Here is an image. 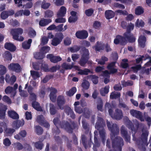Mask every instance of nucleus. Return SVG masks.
Returning a JSON list of instances; mask_svg holds the SVG:
<instances>
[{"label": "nucleus", "instance_id": "f257e3e1", "mask_svg": "<svg viewBox=\"0 0 151 151\" xmlns=\"http://www.w3.org/2000/svg\"><path fill=\"white\" fill-rule=\"evenodd\" d=\"M107 125L109 131H111V138L112 140V145L113 148L115 150H110L109 151H122V147L124 145V141L121 137H115L119 133V128L116 124H112L109 121L107 122Z\"/></svg>", "mask_w": 151, "mask_h": 151}, {"label": "nucleus", "instance_id": "f03ea898", "mask_svg": "<svg viewBox=\"0 0 151 151\" xmlns=\"http://www.w3.org/2000/svg\"><path fill=\"white\" fill-rule=\"evenodd\" d=\"M53 122L57 128L59 127L64 129L67 132L71 134L74 129L78 128V125L77 123L73 121L70 124L68 122L65 121H60L58 117L54 118Z\"/></svg>", "mask_w": 151, "mask_h": 151}, {"label": "nucleus", "instance_id": "7ed1b4c3", "mask_svg": "<svg viewBox=\"0 0 151 151\" xmlns=\"http://www.w3.org/2000/svg\"><path fill=\"white\" fill-rule=\"evenodd\" d=\"M106 126V123L103 119L100 117H97V120L95 125V128L99 131L100 137L102 142H105V132L104 127Z\"/></svg>", "mask_w": 151, "mask_h": 151}, {"label": "nucleus", "instance_id": "20e7f679", "mask_svg": "<svg viewBox=\"0 0 151 151\" xmlns=\"http://www.w3.org/2000/svg\"><path fill=\"white\" fill-rule=\"evenodd\" d=\"M81 50L83 53L79 61V64L82 67L85 66L86 63L91 64L92 61L88 60L90 58L88 50L84 47H82Z\"/></svg>", "mask_w": 151, "mask_h": 151}, {"label": "nucleus", "instance_id": "39448f33", "mask_svg": "<svg viewBox=\"0 0 151 151\" xmlns=\"http://www.w3.org/2000/svg\"><path fill=\"white\" fill-rule=\"evenodd\" d=\"M127 126L132 133H134V134H132L133 140L135 141L137 144L139 145L140 143V140H139L135 137V134L136 132L139 127V124L138 122H136L133 124L130 120L128 119L127 120Z\"/></svg>", "mask_w": 151, "mask_h": 151}, {"label": "nucleus", "instance_id": "423d86ee", "mask_svg": "<svg viewBox=\"0 0 151 151\" xmlns=\"http://www.w3.org/2000/svg\"><path fill=\"white\" fill-rule=\"evenodd\" d=\"M23 29L21 28L12 29L11 30V33L13 36V38L15 40L19 41H22L24 40V38L21 35L23 33Z\"/></svg>", "mask_w": 151, "mask_h": 151}, {"label": "nucleus", "instance_id": "0eeeda50", "mask_svg": "<svg viewBox=\"0 0 151 151\" xmlns=\"http://www.w3.org/2000/svg\"><path fill=\"white\" fill-rule=\"evenodd\" d=\"M64 37V36L62 32H59L56 33L55 37L52 41L51 44L54 46H56L62 42Z\"/></svg>", "mask_w": 151, "mask_h": 151}, {"label": "nucleus", "instance_id": "6e6552de", "mask_svg": "<svg viewBox=\"0 0 151 151\" xmlns=\"http://www.w3.org/2000/svg\"><path fill=\"white\" fill-rule=\"evenodd\" d=\"M8 68L9 70L17 73H19L22 71L20 65L18 63H12L9 65Z\"/></svg>", "mask_w": 151, "mask_h": 151}, {"label": "nucleus", "instance_id": "1a4fd4ad", "mask_svg": "<svg viewBox=\"0 0 151 151\" xmlns=\"http://www.w3.org/2000/svg\"><path fill=\"white\" fill-rule=\"evenodd\" d=\"M81 142L84 147L86 149L88 148H90L91 145L93 144L91 140V138L88 140L84 134L81 136Z\"/></svg>", "mask_w": 151, "mask_h": 151}, {"label": "nucleus", "instance_id": "9d476101", "mask_svg": "<svg viewBox=\"0 0 151 151\" xmlns=\"http://www.w3.org/2000/svg\"><path fill=\"white\" fill-rule=\"evenodd\" d=\"M120 132L122 137L124 138L125 140L127 142H130V135L128 134L127 131L125 127L123 125L120 128Z\"/></svg>", "mask_w": 151, "mask_h": 151}, {"label": "nucleus", "instance_id": "9b49d317", "mask_svg": "<svg viewBox=\"0 0 151 151\" xmlns=\"http://www.w3.org/2000/svg\"><path fill=\"white\" fill-rule=\"evenodd\" d=\"M130 113L132 116L135 117L140 120L141 121L143 122L144 121L142 113L140 111L132 109L130 111Z\"/></svg>", "mask_w": 151, "mask_h": 151}, {"label": "nucleus", "instance_id": "f8f14e48", "mask_svg": "<svg viewBox=\"0 0 151 151\" xmlns=\"http://www.w3.org/2000/svg\"><path fill=\"white\" fill-rule=\"evenodd\" d=\"M57 104L59 108L61 110L64 109L62 107L65 103V100L64 96L62 95L58 96L57 99Z\"/></svg>", "mask_w": 151, "mask_h": 151}, {"label": "nucleus", "instance_id": "ddd939ff", "mask_svg": "<svg viewBox=\"0 0 151 151\" xmlns=\"http://www.w3.org/2000/svg\"><path fill=\"white\" fill-rule=\"evenodd\" d=\"M88 35L87 31L85 30L78 31L76 33V37L81 39H86L88 37Z\"/></svg>", "mask_w": 151, "mask_h": 151}, {"label": "nucleus", "instance_id": "4468645a", "mask_svg": "<svg viewBox=\"0 0 151 151\" xmlns=\"http://www.w3.org/2000/svg\"><path fill=\"white\" fill-rule=\"evenodd\" d=\"M116 63V61L111 62L109 63L107 66V69L109 70L110 73L111 74H114L117 72V69L114 68Z\"/></svg>", "mask_w": 151, "mask_h": 151}, {"label": "nucleus", "instance_id": "2eb2a0df", "mask_svg": "<svg viewBox=\"0 0 151 151\" xmlns=\"http://www.w3.org/2000/svg\"><path fill=\"white\" fill-rule=\"evenodd\" d=\"M123 36L126 38L127 41L129 42L132 43L135 41V37L132 33H124Z\"/></svg>", "mask_w": 151, "mask_h": 151}, {"label": "nucleus", "instance_id": "dca6fc26", "mask_svg": "<svg viewBox=\"0 0 151 151\" xmlns=\"http://www.w3.org/2000/svg\"><path fill=\"white\" fill-rule=\"evenodd\" d=\"M24 124L23 119L21 120L14 121L12 124V127L16 129H18L20 127L23 126Z\"/></svg>", "mask_w": 151, "mask_h": 151}, {"label": "nucleus", "instance_id": "f3484780", "mask_svg": "<svg viewBox=\"0 0 151 151\" xmlns=\"http://www.w3.org/2000/svg\"><path fill=\"white\" fill-rule=\"evenodd\" d=\"M47 57L50 59L51 62L55 63L62 60V58L60 56H55L52 54H49L47 55Z\"/></svg>", "mask_w": 151, "mask_h": 151}, {"label": "nucleus", "instance_id": "a211bd4d", "mask_svg": "<svg viewBox=\"0 0 151 151\" xmlns=\"http://www.w3.org/2000/svg\"><path fill=\"white\" fill-rule=\"evenodd\" d=\"M123 113L121 110L117 109L112 116V118L116 120H120L123 117Z\"/></svg>", "mask_w": 151, "mask_h": 151}, {"label": "nucleus", "instance_id": "6ab92c4d", "mask_svg": "<svg viewBox=\"0 0 151 151\" xmlns=\"http://www.w3.org/2000/svg\"><path fill=\"white\" fill-rule=\"evenodd\" d=\"M57 92V90L55 88L53 87L51 88L50 98V100L53 102L56 101V94Z\"/></svg>", "mask_w": 151, "mask_h": 151}, {"label": "nucleus", "instance_id": "aec40b11", "mask_svg": "<svg viewBox=\"0 0 151 151\" xmlns=\"http://www.w3.org/2000/svg\"><path fill=\"white\" fill-rule=\"evenodd\" d=\"M4 47L6 49L12 52H14L16 49L14 45L11 42H6L4 44Z\"/></svg>", "mask_w": 151, "mask_h": 151}, {"label": "nucleus", "instance_id": "412c9836", "mask_svg": "<svg viewBox=\"0 0 151 151\" xmlns=\"http://www.w3.org/2000/svg\"><path fill=\"white\" fill-rule=\"evenodd\" d=\"M8 115L9 117L14 120H17L19 118V114L14 110L8 111Z\"/></svg>", "mask_w": 151, "mask_h": 151}, {"label": "nucleus", "instance_id": "4be33fe9", "mask_svg": "<svg viewBox=\"0 0 151 151\" xmlns=\"http://www.w3.org/2000/svg\"><path fill=\"white\" fill-rule=\"evenodd\" d=\"M52 22V20L50 19L42 18L39 22V25L41 27H45Z\"/></svg>", "mask_w": 151, "mask_h": 151}, {"label": "nucleus", "instance_id": "5701e85b", "mask_svg": "<svg viewBox=\"0 0 151 151\" xmlns=\"http://www.w3.org/2000/svg\"><path fill=\"white\" fill-rule=\"evenodd\" d=\"M146 38L144 36L140 35L138 39V44L142 48H144L145 45Z\"/></svg>", "mask_w": 151, "mask_h": 151}, {"label": "nucleus", "instance_id": "b1692460", "mask_svg": "<svg viewBox=\"0 0 151 151\" xmlns=\"http://www.w3.org/2000/svg\"><path fill=\"white\" fill-rule=\"evenodd\" d=\"M67 9L65 7L62 6L57 13L58 17H63L66 14Z\"/></svg>", "mask_w": 151, "mask_h": 151}, {"label": "nucleus", "instance_id": "393cba45", "mask_svg": "<svg viewBox=\"0 0 151 151\" xmlns=\"http://www.w3.org/2000/svg\"><path fill=\"white\" fill-rule=\"evenodd\" d=\"M32 42V39H29L27 41H24L22 43V47L24 49H29L30 48Z\"/></svg>", "mask_w": 151, "mask_h": 151}, {"label": "nucleus", "instance_id": "a878e982", "mask_svg": "<svg viewBox=\"0 0 151 151\" xmlns=\"http://www.w3.org/2000/svg\"><path fill=\"white\" fill-rule=\"evenodd\" d=\"M32 107L37 111H42V109L40 106V103L36 101H32Z\"/></svg>", "mask_w": 151, "mask_h": 151}, {"label": "nucleus", "instance_id": "bb28decb", "mask_svg": "<svg viewBox=\"0 0 151 151\" xmlns=\"http://www.w3.org/2000/svg\"><path fill=\"white\" fill-rule=\"evenodd\" d=\"M27 135V132L25 130H21L18 134H17L14 136L15 139L20 140L22 138L25 137Z\"/></svg>", "mask_w": 151, "mask_h": 151}, {"label": "nucleus", "instance_id": "cd10ccee", "mask_svg": "<svg viewBox=\"0 0 151 151\" xmlns=\"http://www.w3.org/2000/svg\"><path fill=\"white\" fill-rule=\"evenodd\" d=\"M115 16V13L113 11L111 10H107L105 11V16L106 18L109 19L113 18Z\"/></svg>", "mask_w": 151, "mask_h": 151}, {"label": "nucleus", "instance_id": "c85d7f7f", "mask_svg": "<svg viewBox=\"0 0 151 151\" xmlns=\"http://www.w3.org/2000/svg\"><path fill=\"white\" fill-rule=\"evenodd\" d=\"M148 135V132L146 131L142 133L141 137L139 138L140 142L142 143L145 142H147V137Z\"/></svg>", "mask_w": 151, "mask_h": 151}, {"label": "nucleus", "instance_id": "c756f323", "mask_svg": "<svg viewBox=\"0 0 151 151\" xmlns=\"http://www.w3.org/2000/svg\"><path fill=\"white\" fill-rule=\"evenodd\" d=\"M13 87L10 86H7L5 90V92L6 94H11L10 97H14L16 94L14 95V93L13 92Z\"/></svg>", "mask_w": 151, "mask_h": 151}, {"label": "nucleus", "instance_id": "7c9ffc66", "mask_svg": "<svg viewBox=\"0 0 151 151\" xmlns=\"http://www.w3.org/2000/svg\"><path fill=\"white\" fill-rule=\"evenodd\" d=\"M7 109V107L6 106H4L2 108L0 107V119H4L5 118Z\"/></svg>", "mask_w": 151, "mask_h": 151}, {"label": "nucleus", "instance_id": "2f4dec72", "mask_svg": "<svg viewBox=\"0 0 151 151\" xmlns=\"http://www.w3.org/2000/svg\"><path fill=\"white\" fill-rule=\"evenodd\" d=\"M144 12V9L142 6H138L135 9V13L136 15H139L142 14Z\"/></svg>", "mask_w": 151, "mask_h": 151}, {"label": "nucleus", "instance_id": "473e14b6", "mask_svg": "<svg viewBox=\"0 0 151 151\" xmlns=\"http://www.w3.org/2000/svg\"><path fill=\"white\" fill-rule=\"evenodd\" d=\"M3 57L6 60H11L12 58V55L10 52L5 51L3 54Z\"/></svg>", "mask_w": 151, "mask_h": 151}, {"label": "nucleus", "instance_id": "72a5a7b5", "mask_svg": "<svg viewBox=\"0 0 151 151\" xmlns=\"http://www.w3.org/2000/svg\"><path fill=\"white\" fill-rule=\"evenodd\" d=\"M50 112L52 115H54L57 112V110L55 106L51 104H50Z\"/></svg>", "mask_w": 151, "mask_h": 151}, {"label": "nucleus", "instance_id": "f704fd0d", "mask_svg": "<svg viewBox=\"0 0 151 151\" xmlns=\"http://www.w3.org/2000/svg\"><path fill=\"white\" fill-rule=\"evenodd\" d=\"M105 106L106 108H107L108 109V112L109 115L112 118V116L113 115V106L112 105L109 103H106L105 104Z\"/></svg>", "mask_w": 151, "mask_h": 151}, {"label": "nucleus", "instance_id": "c9c22d12", "mask_svg": "<svg viewBox=\"0 0 151 151\" xmlns=\"http://www.w3.org/2000/svg\"><path fill=\"white\" fill-rule=\"evenodd\" d=\"M96 51H100L104 49V45L101 43L99 41L97 42L96 44L93 47Z\"/></svg>", "mask_w": 151, "mask_h": 151}, {"label": "nucleus", "instance_id": "e433bc0d", "mask_svg": "<svg viewBox=\"0 0 151 151\" xmlns=\"http://www.w3.org/2000/svg\"><path fill=\"white\" fill-rule=\"evenodd\" d=\"M109 86H106L103 89L100 90V94L102 96H105L106 94L108 93L109 92Z\"/></svg>", "mask_w": 151, "mask_h": 151}, {"label": "nucleus", "instance_id": "4c0bfd02", "mask_svg": "<svg viewBox=\"0 0 151 151\" xmlns=\"http://www.w3.org/2000/svg\"><path fill=\"white\" fill-rule=\"evenodd\" d=\"M34 56L37 59L41 60L44 58L45 55L44 53L40 51V52H37L34 54Z\"/></svg>", "mask_w": 151, "mask_h": 151}, {"label": "nucleus", "instance_id": "58836bf2", "mask_svg": "<svg viewBox=\"0 0 151 151\" xmlns=\"http://www.w3.org/2000/svg\"><path fill=\"white\" fill-rule=\"evenodd\" d=\"M76 87H73L69 91H66V94L69 96H71L76 92Z\"/></svg>", "mask_w": 151, "mask_h": 151}, {"label": "nucleus", "instance_id": "ea45409f", "mask_svg": "<svg viewBox=\"0 0 151 151\" xmlns=\"http://www.w3.org/2000/svg\"><path fill=\"white\" fill-rule=\"evenodd\" d=\"M91 72L90 69L87 68H85L83 70L81 69L79 70V71L78 72V74L81 75H88V73Z\"/></svg>", "mask_w": 151, "mask_h": 151}, {"label": "nucleus", "instance_id": "a19ab883", "mask_svg": "<svg viewBox=\"0 0 151 151\" xmlns=\"http://www.w3.org/2000/svg\"><path fill=\"white\" fill-rule=\"evenodd\" d=\"M54 15L52 11L50 10H47L45 12L44 17L45 18H51Z\"/></svg>", "mask_w": 151, "mask_h": 151}, {"label": "nucleus", "instance_id": "79ce46f5", "mask_svg": "<svg viewBox=\"0 0 151 151\" xmlns=\"http://www.w3.org/2000/svg\"><path fill=\"white\" fill-rule=\"evenodd\" d=\"M103 107V103L102 99L100 98L97 101V109L99 110L102 111Z\"/></svg>", "mask_w": 151, "mask_h": 151}, {"label": "nucleus", "instance_id": "37998d69", "mask_svg": "<svg viewBox=\"0 0 151 151\" xmlns=\"http://www.w3.org/2000/svg\"><path fill=\"white\" fill-rule=\"evenodd\" d=\"M50 6V3H47L45 0H44L42 1L41 7L44 9H48Z\"/></svg>", "mask_w": 151, "mask_h": 151}, {"label": "nucleus", "instance_id": "c03bdc74", "mask_svg": "<svg viewBox=\"0 0 151 151\" xmlns=\"http://www.w3.org/2000/svg\"><path fill=\"white\" fill-rule=\"evenodd\" d=\"M28 35L30 37L34 38L36 36V33L33 28H31L28 32Z\"/></svg>", "mask_w": 151, "mask_h": 151}, {"label": "nucleus", "instance_id": "a18cd8bd", "mask_svg": "<svg viewBox=\"0 0 151 151\" xmlns=\"http://www.w3.org/2000/svg\"><path fill=\"white\" fill-rule=\"evenodd\" d=\"M94 142L95 144L93 145V150L94 151H97V147H99L100 145V144L98 141L97 138H96V136L94 137Z\"/></svg>", "mask_w": 151, "mask_h": 151}, {"label": "nucleus", "instance_id": "49530a36", "mask_svg": "<svg viewBox=\"0 0 151 151\" xmlns=\"http://www.w3.org/2000/svg\"><path fill=\"white\" fill-rule=\"evenodd\" d=\"M5 132L7 136H11L15 131V129L12 128H6L5 130Z\"/></svg>", "mask_w": 151, "mask_h": 151}, {"label": "nucleus", "instance_id": "de8ad7c7", "mask_svg": "<svg viewBox=\"0 0 151 151\" xmlns=\"http://www.w3.org/2000/svg\"><path fill=\"white\" fill-rule=\"evenodd\" d=\"M34 145L36 148L40 150L42 149L44 145L42 142L40 141L35 142Z\"/></svg>", "mask_w": 151, "mask_h": 151}, {"label": "nucleus", "instance_id": "09e8293b", "mask_svg": "<svg viewBox=\"0 0 151 151\" xmlns=\"http://www.w3.org/2000/svg\"><path fill=\"white\" fill-rule=\"evenodd\" d=\"M134 24L130 22V24L127 25L126 28L127 31L124 33H131V31L134 29Z\"/></svg>", "mask_w": 151, "mask_h": 151}, {"label": "nucleus", "instance_id": "8fccbe9b", "mask_svg": "<svg viewBox=\"0 0 151 151\" xmlns=\"http://www.w3.org/2000/svg\"><path fill=\"white\" fill-rule=\"evenodd\" d=\"M144 22L142 20H140L139 21L138 19L135 23V26L136 27H143L144 26Z\"/></svg>", "mask_w": 151, "mask_h": 151}, {"label": "nucleus", "instance_id": "3c124183", "mask_svg": "<svg viewBox=\"0 0 151 151\" xmlns=\"http://www.w3.org/2000/svg\"><path fill=\"white\" fill-rule=\"evenodd\" d=\"M90 77L91 78V80L95 84H97L98 83L99 77L95 75H91Z\"/></svg>", "mask_w": 151, "mask_h": 151}, {"label": "nucleus", "instance_id": "603ef678", "mask_svg": "<svg viewBox=\"0 0 151 151\" xmlns=\"http://www.w3.org/2000/svg\"><path fill=\"white\" fill-rule=\"evenodd\" d=\"M81 48L80 46L77 45L74 46L73 47H70L69 48V50L72 53L76 52L78 51Z\"/></svg>", "mask_w": 151, "mask_h": 151}, {"label": "nucleus", "instance_id": "864d4df0", "mask_svg": "<svg viewBox=\"0 0 151 151\" xmlns=\"http://www.w3.org/2000/svg\"><path fill=\"white\" fill-rule=\"evenodd\" d=\"M121 96L120 93H116L114 92H112L110 94V98L111 99H116L119 98Z\"/></svg>", "mask_w": 151, "mask_h": 151}, {"label": "nucleus", "instance_id": "5fc2aeb1", "mask_svg": "<svg viewBox=\"0 0 151 151\" xmlns=\"http://www.w3.org/2000/svg\"><path fill=\"white\" fill-rule=\"evenodd\" d=\"M108 60V59L106 57L103 56L101 57V59L98 61V63L101 65H104L105 64V62Z\"/></svg>", "mask_w": 151, "mask_h": 151}, {"label": "nucleus", "instance_id": "6e6d98bb", "mask_svg": "<svg viewBox=\"0 0 151 151\" xmlns=\"http://www.w3.org/2000/svg\"><path fill=\"white\" fill-rule=\"evenodd\" d=\"M61 66L62 68L65 70H70L73 68L72 65H69L66 63H63L62 65Z\"/></svg>", "mask_w": 151, "mask_h": 151}, {"label": "nucleus", "instance_id": "4d7b16f0", "mask_svg": "<svg viewBox=\"0 0 151 151\" xmlns=\"http://www.w3.org/2000/svg\"><path fill=\"white\" fill-rule=\"evenodd\" d=\"M6 69L4 65H0V75L2 76L4 75L6 72Z\"/></svg>", "mask_w": 151, "mask_h": 151}, {"label": "nucleus", "instance_id": "13d9d810", "mask_svg": "<svg viewBox=\"0 0 151 151\" xmlns=\"http://www.w3.org/2000/svg\"><path fill=\"white\" fill-rule=\"evenodd\" d=\"M120 43L122 45H124L126 44L127 40L124 36L119 35Z\"/></svg>", "mask_w": 151, "mask_h": 151}, {"label": "nucleus", "instance_id": "bf43d9fd", "mask_svg": "<svg viewBox=\"0 0 151 151\" xmlns=\"http://www.w3.org/2000/svg\"><path fill=\"white\" fill-rule=\"evenodd\" d=\"M50 50V48L49 46H43L41 48L40 50L45 55V54L49 52Z\"/></svg>", "mask_w": 151, "mask_h": 151}, {"label": "nucleus", "instance_id": "052dcab7", "mask_svg": "<svg viewBox=\"0 0 151 151\" xmlns=\"http://www.w3.org/2000/svg\"><path fill=\"white\" fill-rule=\"evenodd\" d=\"M36 133L38 135L42 134L43 132V129L39 126H36L35 127Z\"/></svg>", "mask_w": 151, "mask_h": 151}, {"label": "nucleus", "instance_id": "680f3d73", "mask_svg": "<svg viewBox=\"0 0 151 151\" xmlns=\"http://www.w3.org/2000/svg\"><path fill=\"white\" fill-rule=\"evenodd\" d=\"M94 11L92 8L89 9L85 10V14L87 16H91L93 14Z\"/></svg>", "mask_w": 151, "mask_h": 151}, {"label": "nucleus", "instance_id": "e2e57ef3", "mask_svg": "<svg viewBox=\"0 0 151 151\" xmlns=\"http://www.w3.org/2000/svg\"><path fill=\"white\" fill-rule=\"evenodd\" d=\"M82 123L83 128L86 130V133H88L89 131V128L88 127L89 125L88 123L84 121H82Z\"/></svg>", "mask_w": 151, "mask_h": 151}, {"label": "nucleus", "instance_id": "0e129e2a", "mask_svg": "<svg viewBox=\"0 0 151 151\" xmlns=\"http://www.w3.org/2000/svg\"><path fill=\"white\" fill-rule=\"evenodd\" d=\"M78 19V17L70 16L68 18V22L70 23H75Z\"/></svg>", "mask_w": 151, "mask_h": 151}, {"label": "nucleus", "instance_id": "69168bd1", "mask_svg": "<svg viewBox=\"0 0 151 151\" xmlns=\"http://www.w3.org/2000/svg\"><path fill=\"white\" fill-rule=\"evenodd\" d=\"M9 17L7 11H4L1 14L0 17L2 19H5Z\"/></svg>", "mask_w": 151, "mask_h": 151}, {"label": "nucleus", "instance_id": "338daca9", "mask_svg": "<svg viewBox=\"0 0 151 151\" xmlns=\"http://www.w3.org/2000/svg\"><path fill=\"white\" fill-rule=\"evenodd\" d=\"M90 86L89 82L87 81L83 82L81 84V86L82 88L85 90H87L88 89Z\"/></svg>", "mask_w": 151, "mask_h": 151}, {"label": "nucleus", "instance_id": "774afa93", "mask_svg": "<svg viewBox=\"0 0 151 151\" xmlns=\"http://www.w3.org/2000/svg\"><path fill=\"white\" fill-rule=\"evenodd\" d=\"M64 111L68 115H69L73 111L71 108L68 106H66L64 108Z\"/></svg>", "mask_w": 151, "mask_h": 151}]
</instances>
